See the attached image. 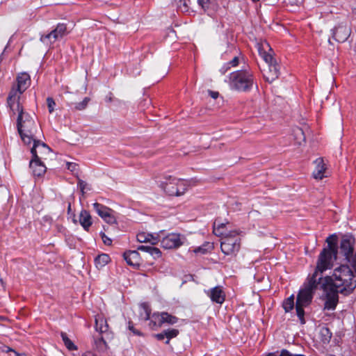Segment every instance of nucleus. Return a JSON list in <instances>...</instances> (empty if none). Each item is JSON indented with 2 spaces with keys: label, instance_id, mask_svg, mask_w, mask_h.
Segmentation results:
<instances>
[{
  "label": "nucleus",
  "instance_id": "nucleus-1",
  "mask_svg": "<svg viewBox=\"0 0 356 356\" xmlns=\"http://www.w3.org/2000/svg\"><path fill=\"white\" fill-rule=\"evenodd\" d=\"M355 272L348 265L335 268L331 276L324 277L322 282L338 290L345 296L350 294L356 287Z\"/></svg>",
  "mask_w": 356,
  "mask_h": 356
},
{
  "label": "nucleus",
  "instance_id": "nucleus-2",
  "mask_svg": "<svg viewBox=\"0 0 356 356\" xmlns=\"http://www.w3.org/2000/svg\"><path fill=\"white\" fill-rule=\"evenodd\" d=\"M334 236H330L326 239L327 247L323 249L318 255L316 266L313 274L310 277H315V280L322 282L324 277L322 273L328 269H331L333 263L337 259V244L334 241Z\"/></svg>",
  "mask_w": 356,
  "mask_h": 356
},
{
  "label": "nucleus",
  "instance_id": "nucleus-3",
  "mask_svg": "<svg viewBox=\"0 0 356 356\" xmlns=\"http://www.w3.org/2000/svg\"><path fill=\"white\" fill-rule=\"evenodd\" d=\"M322 282L315 280V277L308 275L302 288L298 292L296 303V314L301 324L305 323L304 307L310 305L315 291L319 288Z\"/></svg>",
  "mask_w": 356,
  "mask_h": 356
},
{
  "label": "nucleus",
  "instance_id": "nucleus-4",
  "mask_svg": "<svg viewBox=\"0 0 356 356\" xmlns=\"http://www.w3.org/2000/svg\"><path fill=\"white\" fill-rule=\"evenodd\" d=\"M12 115L18 113L17 119V128L22 141L30 145L32 141H37L34 139L37 131V126L33 118L26 112L24 111L23 106L19 105V109L10 110Z\"/></svg>",
  "mask_w": 356,
  "mask_h": 356
},
{
  "label": "nucleus",
  "instance_id": "nucleus-5",
  "mask_svg": "<svg viewBox=\"0 0 356 356\" xmlns=\"http://www.w3.org/2000/svg\"><path fill=\"white\" fill-rule=\"evenodd\" d=\"M31 85V78L29 74L26 72H22L19 74L16 78V83H15L7 98V104L10 110L19 109V105H22L20 103V97L24 92Z\"/></svg>",
  "mask_w": 356,
  "mask_h": 356
},
{
  "label": "nucleus",
  "instance_id": "nucleus-6",
  "mask_svg": "<svg viewBox=\"0 0 356 356\" xmlns=\"http://www.w3.org/2000/svg\"><path fill=\"white\" fill-rule=\"evenodd\" d=\"M229 79L230 88L238 91L250 90L254 84L253 73L247 70L232 72L229 76Z\"/></svg>",
  "mask_w": 356,
  "mask_h": 356
},
{
  "label": "nucleus",
  "instance_id": "nucleus-7",
  "mask_svg": "<svg viewBox=\"0 0 356 356\" xmlns=\"http://www.w3.org/2000/svg\"><path fill=\"white\" fill-rule=\"evenodd\" d=\"M143 312L140 314V317L145 321L149 320V325L152 327L154 326L161 327L162 325L167 323L174 325L177 323L178 318L168 312H155L150 316L151 310L147 305L143 303L141 305Z\"/></svg>",
  "mask_w": 356,
  "mask_h": 356
},
{
  "label": "nucleus",
  "instance_id": "nucleus-8",
  "mask_svg": "<svg viewBox=\"0 0 356 356\" xmlns=\"http://www.w3.org/2000/svg\"><path fill=\"white\" fill-rule=\"evenodd\" d=\"M159 186L169 195L180 196L187 191L188 184L185 179L168 176L163 177L160 181Z\"/></svg>",
  "mask_w": 356,
  "mask_h": 356
},
{
  "label": "nucleus",
  "instance_id": "nucleus-9",
  "mask_svg": "<svg viewBox=\"0 0 356 356\" xmlns=\"http://www.w3.org/2000/svg\"><path fill=\"white\" fill-rule=\"evenodd\" d=\"M38 149H43L44 151H48L49 147L44 143L35 141L31 149L33 158L30 161L29 167L34 176L40 177L45 173L47 168L41 161V158L38 156Z\"/></svg>",
  "mask_w": 356,
  "mask_h": 356
},
{
  "label": "nucleus",
  "instance_id": "nucleus-10",
  "mask_svg": "<svg viewBox=\"0 0 356 356\" xmlns=\"http://www.w3.org/2000/svg\"><path fill=\"white\" fill-rule=\"evenodd\" d=\"M241 239L236 232H232L222 237L220 248L225 255L234 256L240 250Z\"/></svg>",
  "mask_w": 356,
  "mask_h": 356
},
{
  "label": "nucleus",
  "instance_id": "nucleus-11",
  "mask_svg": "<svg viewBox=\"0 0 356 356\" xmlns=\"http://www.w3.org/2000/svg\"><path fill=\"white\" fill-rule=\"evenodd\" d=\"M161 234V245L165 249H177L187 243L186 236L178 233H170L165 236H162Z\"/></svg>",
  "mask_w": 356,
  "mask_h": 356
},
{
  "label": "nucleus",
  "instance_id": "nucleus-12",
  "mask_svg": "<svg viewBox=\"0 0 356 356\" xmlns=\"http://www.w3.org/2000/svg\"><path fill=\"white\" fill-rule=\"evenodd\" d=\"M68 33L65 24L59 23L56 27L48 34L40 35V41L46 45H51L56 40L61 39Z\"/></svg>",
  "mask_w": 356,
  "mask_h": 356
},
{
  "label": "nucleus",
  "instance_id": "nucleus-13",
  "mask_svg": "<svg viewBox=\"0 0 356 356\" xmlns=\"http://www.w3.org/2000/svg\"><path fill=\"white\" fill-rule=\"evenodd\" d=\"M321 289L323 291L325 295V302L324 304V309L326 310H334L335 309L337 303L339 302V293H340L338 290L334 288L326 285L322 282L321 284Z\"/></svg>",
  "mask_w": 356,
  "mask_h": 356
},
{
  "label": "nucleus",
  "instance_id": "nucleus-14",
  "mask_svg": "<svg viewBox=\"0 0 356 356\" xmlns=\"http://www.w3.org/2000/svg\"><path fill=\"white\" fill-rule=\"evenodd\" d=\"M213 302L222 305L225 300V293L221 286H216L204 291Z\"/></svg>",
  "mask_w": 356,
  "mask_h": 356
},
{
  "label": "nucleus",
  "instance_id": "nucleus-15",
  "mask_svg": "<svg viewBox=\"0 0 356 356\" xmlns=\"http://www.w3.org/2000/svg\"><path fill=\"white\" fill-rule=\"evenodd\" d=\"M355 238L351 235H345L343 236L340 243V250L343 256L349 258L353 253V244Z\"/></svg>",
  "mask_w": 356,
  "mask_h": 356
},
{
  "label": "nucleus",
  "instance_id": "nucleus-16",
  "mask_svg": "<svg viewBox=\"0 0 356 356\" xmlns=\"http://www.w3.org/2000/svg\"><path fill=\"white\" fill-rule=\"evenodd\" d=\"M350 35V30L346 25L340 24L332 31L333 38L339 42H345Z\"/></svg>",
  "mask_w": 356,
  "mask_h": 356
},
{
  "label": "nucleus",
  "instance_id": "nucleus-17",
  "mask_svg": "<svg viewBox=\"0 0 356 356\" xmlns=\"http://www.w3.org/2000/svg\"><path fill=\"white\" fill-rule=\"evenodd\" d=\"M267 68L263 70V76L266 81L272 83L279 77L280 68L277 63L268 64Z\"/></svg>",
  "mask_w": 356,
  "mask_h": 356
},
{
  "label": "nucleus",
  "instance_id": "nucleus-18",
  "mask_svg": "<svg viewBox=\"0 0 356 356\" xmlns=\"http://www.w3.org/2000/svg\"><path fill=\"white\" fill-rule=\"evenodd\" d=\"M162 233L163 231H161L159 233H156L154 234L140 232L137 234L136 238L139 243H149L151 245H155L159 242L161 238V234Z\"/></svg>",
  "mask_w": 356,
  "mask_h": 356
},
{
  "label": "nucleus",
  "instance_id": "nucleus-19",
  "mask_svg": "<svg viewBox=\"0 0 356 356\" xmlns=\"http://www.w3.org/2000/svg\"><path fill=\"white\" fill-rule=\"evenodd\" d=\"M198 6L208 15H213L218 9L217 0H197Z\"/></svg>",
  "mask_w": 356,
  "mask_h": 356
},
{
  "label": "nucleus",
  "instance_id": "nucleus-20",
  "mask_svg": "<svg viewBox=\"0 0 356 356\" xmlns=\"http://www.w3.org/2000/svg\"><path fill=\"white\" fill-rule=\"evenodd\" d=\"M316 168L313 172V176L316 179H322L323 177H327L326 166L322 158H318L315 161Z\"/></svg>",
  "mask_w": 356,
  "mask_h": 356
},
{
  "label": "nucleus",
  "instance_id": "nucleus-21",
  "mask_svg": "<svg viewBox=\"0 0 356 356\" xmlns=\"http://www.w3.org/2000/svg\"><path fill=\"white\" fill-rule=\"evenodd\" d=\"M123 257L127 264L133 266L140 265V258L138 250H128L124 253Z\"/></svg>",
  "mask_w": 356,
  "mask_h": 356
},
{
  "label": "nucleus",
  "instance_id": "nucleus-22",
  "mask_svg": "<svg viewBox=\"0 0 356 356\" xmlns=\"http://www.w3.org/2000/svg\"><path fill=\"white\" fill-rule=\"evenodd\" d=\"M79 222L83 228L88 231L92 225L91 216L86 210H82L79 215Z\"/></svg>",
  "mask_w": 356,
  "mask_h": 356
},
{
  "label": "nucleus",
  "instance_id": "nucleus-23",
  "mask_svg": "<svg viewBox=\"0 0 356 356\" xmlns=\"http://www.w3.org/2000/svg\"><path fill=\"white\" fill-rule=\"evenodd\" d=\"M108 325L106 320L102 316L97 315L95 317V330L100 334L108 331Z\"/></svg>",
  "mask_w": 356,
  "mask_h": 356
},
{
  "label": "nucleus",
  "instance_id": "nucleus-24",
  "mask_svg": "<svg viewBox=\"0 0 356 356\" xmlns=\"http://www.w3.org/2000/svg\"><path fill=\"white\" fill-rule=\"evenodd\" d=\"M92 207L95 211L97 212V213L103 219L105 217H108V214L109 213H112L113 211L108 207L97 202L94 203L92 204Z\"/></svg>",
  "mask_w": 356,
  "mask_h": 356
},
{
  "label": "nucleus",
  "instance_id": "nucleus-25",
  "mask_svg": "<svg viewBox=\"0 0 356 356\" xmlns=\"http://www.w3.org/2000/svg\"><path fill=\"white\" fill-rule=\"evenodd\" d=\"M110 261V257L107 254H99L95 259V264L97 268H102L105 266Z\"/></svg>",
  "mask_w": 356,
  "mask_h": 356
},
{
  "label": "nucleus",
  "instance_id": "nucleus-26",
  "mask_svg": "<svg viewBox=\"0 0 356 356\" xmlns=\"http://www.w3.org/2000/svg\"><path fill=\"white\" fill-rule=\"evenodd\" d=\"M259 54L265 61L266 65H268V64H273L277 63L273 56L266 51L264 46L262 48H259Z\"/></svg>",
  "mask_w": 356,
  "mask_h": 356
},
{
  "label": "nucleus",
  "instance_id": "nucleus-27",
  "mask_svg": "<svg viewBox=\"0 0 356 356\" xmlns=\"http://www.w3.org/2000/svg\"><path fill=\"white\" fill-rule=\"evenodd\" d=\"M213 245L212 243H211L209 242H205L202 245L194 248L193 251L195 254H204L207 252L213 249Z\"/></svg>",
  "mask_w": 356,
  "mask_h": 356
},
{
  "label": "nucleus",
  "instance_id": "nucleus-28",
  "mask_svg": "<svg viewBox=\"0 0 356 356\" xmlns=\"http://www.w3.org/2000/svg\"><path fill=\"white\" fill-rule=\"evenodd\" d=\"M94 344H95V348L99 352H104L108 348L107 343L102 337L95 338L94 340Z\"/></svg>",
  "mask_w": 356,
  "mask_h": 356
},
{
  "label": "nucleus",
  "instance_id": "nucleus-29",
  "mask_svg": "<svg viewBox=\"0 0 356 356\" xmlns=\"http://www.w3.org/2000/svg\"><path fill=\"white\" fill-rule=\"evenodd\" d=\"M320 337L323 343H328L332 338V332L328 327H322L320 330Z\"/></svg>",
  "mask_w": 356,
  "mask_h": 356
},
{
  "label": "nucleus",
  "instance_id": "nucleus-30",
  "mask_svg": "<svg viewBox=\"0 0 356 356\" xmlns=\"http://www.w3.org/2000/svg\"><path fill=\"white\" fill-rule=\"evenodd\" d=\"M282 307L285 312H291L294 307V296L291 295L283 302Z\"/></svg>",
  "mask_w": 356,
  "mask_h": 356
},
{
  "label": "nucleus",
  "instance_id": "nucleus-31",
  "mask_svg": "<svg viewBox=\"0 0 356 356\" xmlns=\"http://www.w3.org/2000/svg\"><path fill=\"white\" fill-rule=\"evenodd\" d=\"M61 338H62V340L65 344V346H66V348L69 350H76L77 349V347L74 344V343L68 338L67 335L66 333L65 332H61Z\"/></svg>",
  "mask_w": 356,
  "mask_h": 356
},
{
  "label": "nucleus",
  "instance_id": "nucleus-32",
  "mask_svg": "<svg viewBox=\"0 0 356 356\" xmlns=\"http://www.w3.org/2000/svg\"><path fill=\"white\" fill-rule=\"evenodd\" d=\"M165 334L167 338L165 343L168 344L170 339L175 338L179 334V330L177 329H168L165 330Z\"/></svg>",
  "mask_w": 356,
  "mask_h": 356
},
{
  "label": "nucleus",
  "instance_id": "nucleus-33",
  "mask_svg": "<svg viewBox=\"0 0 356 356\" xmlns=\"http://www.w3.org/2000/svg\"><path fill=\"white\" fill-rule=\"evenodd\" d=\"M81 193H82V195H84V193H86V191H90V188L88 186V184L83 181L82 179H78V184H77Z\"/></svg>",
  "mask_w": 356,
  "mask_h": 356
},
{
  "label": "nucleus",
  "instance_id": "nucleus-34",
  "mask_svg": "<svg viewBox=\"0 0 356 356\" xmlns=\"http://www.w3.org/2000/svg\"><path fill=\"white\" fill-rule=\"evenodd\" d=\"M293 132L296 136V139L298 140L297 143L300 144L301 140H305L303 131L302 130V129L296 127V129H294Z\"/></svg>",
  "mask_w": 356,
  "mask_h": 356
},
{
  "label": "nucleus",
  "instance_id": "nucleus-35",
  "mask_svg": "<svg viewBox=\"0 0 356 356\" xmlns=\"http://www.w3.org/2000/svg\"><path fill=\"white\" fill-rule=\"evenodd\" d=\"M47 104L49 113H52L54 111L56 107L55 101L52 97H49L47 98Z\"/></svg>",
  "mask_w": 356,
  "mask_h": 356
},
{
  "label": "nucleus",
  "instance_id": "nucleus-36",
  "mask_svg": "<svg viewBox=\"0 0 356 356\" xmlns=\"http://www.w3.org/2000/svg\"><path fill=\"white\" fill-rule=\"evenodd\" d=\"M89 101H90V98L85 97L82 102L76 104V106H75L76 109L79 110V111L85 109L86 108Z\"/></svg>",
  "mask_w": 356,
  "mask_h": 356
},
{
  "label": "nucleus",
  "instance_id": "nucleus-37",
  "mask_svg": "<svg viewBox=\"0 0 356 356\" xmlns=\"http://www.w3.org/2000/svg\"><path fill=\"white\" fill-rule=\"evenodd\" d=\"M149 254L153 257L154 259L159 258L161 256V250L154 246H151Z\"/></svg>",
  "mask_w": 356,
  "mask_h": 356
},
{
  "label": "nucleus",
  "instance_id": "nucleus-38",
  "mask_svg": "<svg viewBox=\"0 0 356 356\" xmlns=\"http://www.w3.org/2000/svg\"><path fill=\"white\" fill-rule=\"evenodd\" d=\"M266 356H305L304 355H301V354H291V353H289L288 350H282L280 354V355H277L275 353H269Z\"/></svg>",
  "mask_w": 356,
  "mask_h": 356
},
{
  "label": "nucleus",
  "instance_id": "nucleus-39",
  "mask_svg": "<svg viewBox=\"0 0 356 356\" xmlns=\"http://www.w3.org/2000/svg\"><path fill=\"white\" fill-rule=\"evenodd\" d=\"M66 167L67 170H70L72 173H77L78 165L75 163L67 162Z\"/></svg>",
  "mask_w": 356,
  "mask_h": 356
},
{
  "label": "nucleus",
  "instance_id": "nucleus-40",
  "mask_svg": "<svg viewBox=\"0 0 356 356\" xmlns=\"http://www.w3.org/2000/svg\"><path fill=\"white\" fill-rule=\"evenodd\" d=\"M348 261L353 266V270L356 273V253L353 254V253L350 256L349 258H346Z\"/></svg>",
  "mask_w": 356,
  "mask_h": 356
},
{
  "label": "nucleus",
  "instance_id": "nucleus-41",
  "mask_svg": "<svg viewBox=\"0 0 356 356\" xmlns=\"http://www.w3.org/2000/svg\"><path fill=\"white\" fill-rule=\"evenodd\" d=\"M100 235H101V237H102V239L104 242V243L106 245H111L112 243V240L108 237L103 232H101L100 233Z\"/></svg>",
  "mask_w": 356,
  "mask_h": 356
},
{
  "label": "nucleus",
  "instance_id": "nucleus-42",
  "mask_svg": "<svg viewBox=\"0 0 356 356\" xmlns=\"http://www.w3.org/2000/svg\"><path fill=\"white\" fill-rule=\"evenodd\" d=\"M223 227V225H218V227H216V222H214V225H213V233L216 234V235H218V236H220V235H222L223 233L220 231V229L222 228Z\"/></svg>",
  "mask_w": 356,
  "mask_h": 356
},
{
  "label": "nucleus",
  "instance_id": "nucleus-43",
  "mask_svg": "<svg viewBox=\"0 0 356 356\" xmlns=\"http://www.w3.org/2000/svg\"><path fill=\"white\" fill-rule=\"evenodd\" d=\"M239 58L237 56H234V58L227 63L231 67H236L238 65Z\"/></svg>",
  "mask_w": 356,
  "mask_h": 356
},
{
  "label": "nucleus",
  "instance_id": "nucleus-44",
  "mask_svg": "<svg viewBox=\"0 0 356 356\" xmlns=\"http://www.w3.org/2000/svg\"><path fill=\"white\" fill-rule=\"evenodd\" d=\"M104 220L106 222L110 223V224H113V223H115V221H116V220H115V217L112 215V213H109L108 214V217H105V218H104Z\"/></svg>",
  "mask_w": 356,
  "mask_h": 356
},
{
  "label": "nucleus",
  "instance_id": "nucleus-45",
  "mask_svg": "<svg viewBox=\"0 0 356 356\" xmlns=\"http://www.w3.org/2000/svg\"><path fill=\"white\" fill-rule=\"evenodd\" d=\"M152 245H141L137 248V250H140L149 253Z\"/></svg>",
  "mask_w": 356,
  "mask_h": 356
},
{
  "label": "nucleus",
  "instance_id": "nucleus-46",
  "mask_svg": "<svg viewBox=\"0 0 356 356\" xmlns=\"http://www.w3.org/2000/svg\"><path fill=\"white\" fill-rule=\"evenodd\" d=\"M128 328H129V330L130 331H131V332H132L134 334H136V335H140V334H141V333H140L139 331H137V330L134 328V325H133L132 323H131V322H129Z\"/></svg>",
  "mask_w": 356,
  "mask_h": 356
},
{
  "label": "nucleus",
  "instance_id": "nucleus-47",
  "mask_svg": "<svg viewBox=\"0 0 356 356\" xmlns=\"http://www.w3.org/2000/svg\"><path fill=\"white\" fill-rule=\"evenodd\" d=\"M230 67L231 66L229 65H227V63L220 68V72H221L222 74H224L229 70Z\"/></svg>",
  "mask_w": 356,
  "mask_h": 356
},
{
  "label": "nucleus",
  "instance_id": "nucleus-48",
  "mask_svg": "<svg viewBox=\"0 0 356 356\" xmlns=\"http://www.w3.org/2000/svg\"><path fill=\"white\" fill-rule=\"evenodd\" d=\"M155 337L159 341H161V340L164 339L165 338H166V336L165 334V330L161 333L156 334L155 335Z\"/></svg>",
  "mask_w": 356,
  "mask_h": 356
},
{
  "label": "nucleus",
  "instance_id": "nucleus-49",
  "mask_svg": "<svg viewBox=\"0 0 356 356\" xmlns=\"http://www.w3.org/2000/svg\"><path fill=\"white\" fill-rule=\"evenodd\" d=\"M209 95H210L213 99H216V98H218V97L219 96V93H218V92L209 90Z\"/></svg>",
  "mask_w": 356,
  "mask_h": 356
},
{
  "label": "nucleus",
  "instance_id": "nucleus-50",
  "mask_svg": "<svg viewBox=\"0 0 356 356\" xmlns=\"http://www.w3.org/2000/svg\"><path fill=\"white\" fill-rule=\"evenodd\" d=\"M81 356H96L92 352L87 351L83 353Z\"/></svg>",
  "mask_w": 356,
  "mask_h": 356
},
{
  "label": "nucleus",
  "instance_id": "nucleus-51",
  "mask_svg": "<svg viewBox=\"0 0 356 356\" xmlns=\"http://www.w3.org/2000/svg\"><path fill=\"white\" fill-rule=\"evenodd\" d=\"M50 150V149L49 148V150L48 151H44L43 149H38V156H39V154H41L42 153H46V152H49Z\"/></svg>",
  "mask_w": 356,
  "mask_h": 356
},
{
  "label": "nucleus",
  "instance_id": "nucleus-52",
  "mask_svg": "<svg viewBox=\"0 0 356 356\" xmlns=\"http://www.w3.org/2000/svg\"><path fill=\"white\" fill-rule=\"evenodd\" d=\"M8 351H13L15 356H26L25 355H19L17 352L14 351L13 349L10 348H8L7 352H8Z\"/></svg>",
  "mask_w": 356,
  "mask_h": 356
},
{
  "label": "nucleus",
  "instance_id": "nucleus-53",
  "mask_svg": "<svg viewBox=\"0 0 356 356\" xmlns=\"http://www.w3.org/2000/svg\"><path fill=\"white\" fill-rule=\"evenodd\" d=\"M184 5L186 6V0H184Z\"/></svg>",
  "mask_w": 356,
  "mask_h": 356
},
{
  "label": "nucleus",
  "instance_id": "nucleus-54",
  "mask_svg": "<svg viewBox=\"0 0 356 356\" xmlns=\"http://www.w3.org/2000/svg\"><path fill=\"white\" fill-rule=\"evenodd\" d=\"M254 2H257L259 0H252Z\"/></svg>",
  "mask_w": 356,
  "mask_h": 356
}]
</instances>
